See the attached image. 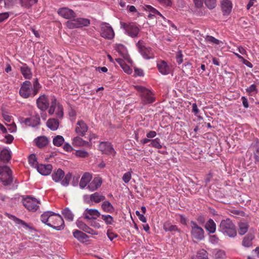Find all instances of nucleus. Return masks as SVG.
Here are the masks:
<instances>
[{
    "label": "nucleus",
    "mask_w": 259,
    "mask_h": 259,
    "mask_svg": "<svg viewBox=\"0 0 259 259\" xmlns=\"http://www.w3.org/2000/svg\"><path fill=\"white\" fill-rule=\"evenodd\" d=\"M101 35L102 37L111 39L114 36V33L111 26L108 23H102L101 25Z\"/></svg>",
    "instance_id": "12"
},
{
    "label": "nucleus",
    "mask_w": 259,
    "mask_h": 259,
    "mask_svg": "<svg viewBox=\"0 0 259 259\" xmlns=\"http://www.w3.org/2000/svg\"><path fill=\"white\" fill-rule=\"evenodd\" d=\"M136 215L138 217L139 219L143 223H146L147 222V219L146 217L143 214H141L140 212L137 210L136 211Z\"/></svg>",
    "instance_id": "55"
},
{
    "label": "nucleus",
    "mask_w": 259,
    "mask_h": 259,
    "mask_svg": "<svg viewBox=\"0 0 259 259\" xmlns=\"http://www.w3.org/2000/svg\"><path fill=\"white\" fill-rule=\"evenodd\" d=\"M39 203V201L36 198L28 196L23 200V204L25 207L28 210L32 211H35L38 208Z\"/></svg>",
    "instance_id": "11"
},
{
    "label": "nucleus",
    "mask_w": 259,
    "mask_h": 259,
    "mask_svg": "<svg viewBox=\"0 0 259 259\" xmlns=\"http://www.w3.org/2000/svg\"><path fill=\"white\" fill-rule=\"evenodd\" d=\"M163 229L166 232H180L179 229L176 225H173L169 222H166L164 223Z\"/></svg>",
    "instance_id": "33"
},
{
    "label": "nucleus",
    "mask_w": 259,
    "mask_h": 259,
    "mask_svg": "<svg viewBox=\"0 0 259 259\" xmlns=\"http://www.w3.org/2000/svg\"><path fill=\"white\" fill-rule=\"evenodd\" d=\"M7 125L9 126L8 130L10 133H14V132H16V131H17L16 125L14 122H13L12 123H11L10 124H7Z\"/></svg>",
    "instance_id": "54"
},
{
    "label": "nucleus",
    "mask_w": 259,
    "mask_h": 259,
    "mask_svg": "<svg viewBox=\"0 0 259 259\" xmlns=\"http://www.w3.org/2000/svg\"><path fill=\"white\" fill-rule=\"evenodd\" d=\"M36 104L37 108L42 111H46L49 107V101L48 96L42 94L37 99Z\"/></svg>",
    "instance_id": "13"
},
{
    "label": "nucleus",
    "mask_w": 259,
    "mask_h": 259,
    "mask_svg": "<svg viewBox=\"0 0 259 259\" xmlns=\"http://www.w3.org/2000/svg\"><path fill=\"white\" fill-rule=\"evenodd\" d=\"M102 209L107 213H112L114 212L115 208L112 204L107 200H104L101 205Z\"/></svg>",
    "instance_id": "28"
},
{
    "label": "nucleus",
    "mask_w": 259,
    "mask_h": 259,
    "mask_svg": "<svg viewBox=\"0 0 259 259\" xmlns=\"http://www.w3.org/2000/svg\"><path fill=\"white\" fill-rule=\"evenodd\" d=\"M9 17V14L8 12H5L0 14V22H2Z\"/></svg>",
    "instance_id": "58"
},
{
    "label": "nucleus",
    "mask_w": 259,
    "mask_h": 259,
    "mask_svg": "<svg viewBox=\"0 0 259 259\" xmlns=\"http://www.w3.org/2000/svg\"><path fill=\"white\" fill-rule=\"evenodd\" d=\"M29 164L34 167H37L38 165L36 156L34 154H31L28 157Z\"/></svg>",
    "instance_id": "41"
},
{
    "label": "nucleus",
    "mask_w": 259,
    "mask_h": 259,
    "mask_svg": "<svg viewBox=\"0 0 259 259\" xmlns=\"http://www.w3.org/2000/svg\"><path fill=\"white\" fill-rule=\"evenodd\" d=\"M136 46L141 55L146 59H151L154 58V55L150 47H146L143 40H140L137 44Z\"/></svg>",
    "instance_id": "9"
},
{
    "label": "nucleus",
    "mask_w": 259,
    "mask_h": 259,
    "mask_svg": "<svg viewBox=\"0 0 259 259\" xmlns=\"http://www.w3.org/2000/svg\"><path fill=\"white\" fill-rule=\"evenodd\" d=\"M90 24V20L87 18H72L66 23V26L69 29L88 26Z\"/></svg>",
    "instance_id": "8"
},
{
    "label": "nucleus",
    "mask_w": 259,
    "mask_h": 259,
    "mask_svg": "<svg viewBox=\"0 0 259 259\" xmlns=\"http://www.w3.org/2000/svg\"><path fill=\"white\" fill-rule=\"evenodd\" d=\"M221 9L224 15H228L232 11V4L230 0H223L221 2Z\"/></svg>",
    "instance_id": "22"
},
{
    "label": "nucleus",
    "mask_w": 259,
    "mask_h": 259,
    "mask_svg": "<svg viewBox=\"0 0 259 259\" xmlns=\"http://www.w3.org/2000/svg\"><path fill=\"white\" fill-rule=\"evenodd\" d=\"M192 112H193L195 114V115L197 116L198 113L199 112V110L198 109L197 104L196 103H193L192 104Z\"/></svg>",
    "instance_id": "62"
},
{
    "label": "nucleus",
    "mask_w": 259,
    "mask_h": 259,
    "mask_svg": "<svg viewBox=\"0 0 259 259\" xmlns=\"http://www.w3.org/2000/svg\"><path fill=\"white\" fill-rule=\"evenodd\" d=\"M205 40L206 41L209 43L213 44L215 45H219L221 42L220 40L215 38L213 36L210 35H207L205 37Z\"/></svg>",
    "instance_id": "43"
},
{
    "label": "nucleus",
    "mask_w": 259,
    "mask_h": 259,
    "mask_svg": "<svg viewBox=\"0 0 259 259\" xmlns=\"http://www.w3.org/2000/svg\"><path fill=\"white\" fill-rule=\"evenodd\" d=\"M132 170L125 173L122 177V180L125 183H127L130 182L132 178Z\"/></svg>",
    "instance_id": "46"
},
{
    "label": "nucleus",
    "mask_w": 259,
    "mask_h": 259,
    "mask_svg": "<svg viewBox=\"0 0 259 259\" xmlns=\"http://www.w3.org/2000/svg\"><path fill=\"white\" fill-rule=\"evenodd\" d=\"M59 125L58 120L55 118L49 119L47 122V126L52 131H56L58 129Z\"/></svg>",
    "instance_id": "32"
},
{
    "label": "nucleus",
    "mask_w": 259,
    "mask_h": 259,
    "mask_svg": "<svg viewBox=\"0 0 259 259\" xmlns=\"http://www.w3.org/2000/svg\"><path fill=\"white\" fill-rule=\"evenodd\" d=\"M122 69L128 74H130L132 72V69L127 65H124L122 67Z\"/></svg>",
    "instance_id": "63"
},
{
    "label": "nucleus",
    "mask_w": 259,
    "mask_h": 259,
    "mask_svg": "<svg viewBox=\"0 0 259 259\" xmlns=\"http://www.w3.org/2000/svg\"><path fill=\"white\" fill-rule=\"evenodd\" d=\"M35 145L39 148H42L48 145L49 140L46 136H40L34 140Z\"/></svg>",
    "instance_id": "24"
},
{
    "label": "nucleus",
    "mask_w": 259,
    "mask_h": 259,
    "mask_svg": "<svg viewBox=\"0 0 259 259\" xmlns=\"http://www.w3.org/2000/svg\"><path fill=\"white\" fill-rule=\"evenodd\" d=\"M102 180L100 177H95L88 186V188L91 191H94L98 189L102 185Z\"/></svg>",
    "instance_id": "21"
},
{
    "label": "nucleus",
    "mask_w": 259,
    "mask_h": 259,
    "mask_svg": "<svg viewBox=\"0 0 259 259\" xmlns=\"http://www.w3.org/2000/svg\"><path fill=\"white\" fill-rule=\"evenodd\" d=\"M145 9L146 11H149L151 13L148 15L149 18H152V16L155 15H158L165 19V18L161 15V14L152 6L150 5H146Z\"/></svg>",
    "instance_id": "34"
},
{
    "label": "nucleus",
    "mask_w": 259,
    "mask_h": 259,
    "mask_svg": "<svg viewBox=\"0 0 259 259\" xmlns=\"http://www.w3.org/2000/svg\"><path fill=\"white\" fill-rule=\"evenodd\" d=\"M194 2L195 6L197 8H201L203 6V3H204V0H194Z\"/></svg>",
    "instance_id": "61"
},
{
    "label": "nucleus",
    "mask_w": 259,
    "mask_h": 259,
    "mask_svg": "<svg viewBox=\"0 0 259 259\" xmlns=\"http://www.w3.org/2000/svg\"><path fill=\"white\" fill-rule=\"evenodd\" d=\"M144 72L142 69L139 68H135L134 71L135 76H143Z\"/></svg>",
    "instance_id": "56"
},
{
    "label": "nucleus",
    "mask_w": 259,
    "mask_h": 259,
    "mask_svg": "<svg viewBox=\"0 0 259 259\" xmlns=\"http://www.w3.org/2000/svg\"><path fill=\"white\" fill-rule=\"evenodd\" d=\"M21 7L29 8L37 3V0H19Z\"/></svg>",
    "instance_id": "35"
},
{
    "label": "nucleus",
    "mask_w": 259,
    "mask_h": 259,
    "mask_svg": "<svg viewBox=\"0 0 259 259\" xmlns=\"http://www.w3.org/2000/svg\"><path fill=\"white\" fill-rule=\"evenodd\" d=\"M11 158V152L7 149H3L0 152V165H5Z\"/></svg>",
    "instance_id": "18"
},
{
    "label": "nucleus",
    "mask_w": 259,
    "mask_h": 259,
    "mask_svg": "<svg viewBox=\"0 0 259 259\" xmlns=\"http://www.w3.org/2000/svg\"><path fill=\"white\" fill-rule=\"evenodd\" d=\"M5 138L6 139V143H8V144H10L11 143L13 140H14V137L13 136H12L11 135H10V134H8L7 135H6L5 136Z\"/></svg>",
    "instance_id": "64"
},
{
    "label": "nucleus",
    "mask_w": 259,
    "mask_h": 259,
    "mask_svg": "<svg viewBox=\"0 0 259 259\" xmlns=\"http://www.w3.org/2000/svg\"><path fill=\"white\" fill-rule=\"evenodd\" d=\"M204 3L209 9H213L216 5V0H204Z\"/></svg>",
    "instance_id": "45"
},
{
    "label": "nucleus",
    "mask_w": 259,
    "mask_h": 259,
    "mask_svg": "<svg viewBox=\"0 0 259 259\" xmlns=\"http://www.w3.org/2000/svg\"><path fill=\"white\" fill-rule=\"evenodd\" d=\"M107 235L108 238L111 240L113 241L114 238H117L118 236L117 234L113 233L110 230H108Z\"/></svg>",
    "instance_id": "52"
},
{
    "label": "nucleus",
    "mask_w": 259,
    "mask_h": 259,
    "mask_svg": "<svg viewBox=\"0 0 259 259\" xmlns=\"http://www.w3.org/2000/svg\"><path fill=\"white\" fill-rule=\"evenodd\" d=\"M120 27L125 30V33L132 38L139 36L140 29L138 26L133 22L124 23L120 22Z\"/></svg>",
    "instance_id": "7"
},
{
    "label": "nucleus",
    "mask_w": 259,
    "mask_h": 259,
    "mask_svg": "<svg viewBox=\"0 0 259 259\" xmlns=\"http://www.w3.org/2000/svg\"><path fill=\"white\" fill-rule=\"evenodd\" d=\"M73 143L75 145L78 146H82L85 145L86 144H87L88 143V142L83 140L80 137L77 136V137H76L73 138Z\"/></svg>",
    "instance_id": "40"
},
{
    "label": "nucleus",
    "mask_w": 259,
    "mask_h": 259,
    "mask_svg": "<svg viewBox=\"0 0 259 259\" xmlns=\"http://www.w3.org/2000/svg\"><path fill=\"white\" fill-rule=\"evenodd\" d=\"M90 201L96 203H99L105 200V196L100 192H95L89 196Z\"/></svg>",
    "instance_id": "23"
},
{
    "label": "nucleus",
    "mask_w": 259,
    "mask_h": 259,
    "mask_svg": "<svg viewBox=\"0 0 259 259\" xmlns=\"http://www.w3.org/2000/svg\"><path fill=\"white\" fill-rule=\"evenodd\" d=\"M219 229L221 232L230 237H234L237 235L236 227L230 219L222 220Z\"/></svg>",
    "instance_id": "4"
},
{
    "label": "nucleus",
    "mask_w": 259,
    "mask_h": 259,
    "mask_svg": "<svg viewBox=\"0 0 259 259\" xmlns=\"http://www.w3.org/2000/svg\"><path fill=\"white\" fill-rule=\"evenodd\" d=\"M191 231V234L192 237L197 241L202 240L204 238V231L203 229L198 226L197 223L194 221L190 223Z\"/></svg>",
    "instance_id": "10"
},
{
    "label": "nucleus",
    "mask_w": 259,
    "mask_h": 259,
    "mask_svg": "<svg viewBox=\"0 0 259 259\" xmlns=\"http://www.w3.org/2000/svg\"><path fill=\"white\" fill-rule=\"evenodd\" d=\"M192 259H208V253L206 251L201 249L198 251L196 255H194L192 257Z\"/></svg>",
    "instance_id": "36"
},
{
    "label": "nucleus",
    "mask_w": 259,
    "mask_h": 259,
    "mask_svg": "<svg viewBox=\"0 0 259 259\" xmlns=\"http://www.w3.org/2000/svg\"><path fill=\"white\" fill-rule=\"evenodd\" d=\"M150 145L157 149L162 148V145L160 143V139L159 138H156L151 141Z\"/></svg>",
    "instance_id": "42"
},
{
    "label": "nucleus",
    "mask_w": 259,
    "mask_h": 259,
    "mask_svg": "<svg viewBox=\"0 0 259 259\" xmlns=\"http://www.w3.org/2000/svg\"><path fill=\"white\" fill-rule=\"evenodd\" d=\"M20 71L25 78L30 79L32 77L31 69L26 64H22V66L20 67Z\"/></svg>",
    "instance_id": "25"
},
{
    "label": "nucleus",
    "mask_w": 259,
    "mask_h": 259,
    "mask_svg": "<svg viewBox=\"0 0 259 259\" xmlns=\"http://www.w3.org/2000/svg\"><path fill=\"white\" fill-rule=\"evenodd\" d=\"M254 157L256 161H259V144H256L253 147Z\"/></svg>",
    "instance_id": "44"
},
{
    "label": "nucleus",
    "mask_w": 259,
    "mask_h": 259,
    "mask_svg": "<svg viewBox=\"0 0 259 259\" xmlns=\"http://www.w3.org/2000/svg\"><path fill=\"white\" fill-rule=\"evenodd\" d=\"M56 116L58 118H62L63 116V108L61 105H57Z\"/></svg>",
    "instance_id": "48"
},
{
    "label": "nucleus",
    "mask_w": 259,
    "mask_h": 259,
    "mask_svg": "<svg viewBox=\"0 0 259 259\" xmlns=\"http://www.w3.org/2000/svg\"><path fill=\"white\" fill-rule=\"evenodd\" d=\"M134 88L141 93V101L144 104H151L155 102V97L150 90L141 85H135Z\"/></svg>",
    "instance_id": "5"
},
{
    "label": "nucleus",
    "mask_w": 259,
    "mask_h": 259,
    "mask_svg": "<svg viewBox=\"0 0 259 259\" xmlns=\"http://www.w3.org/2000/svg\"><path fill=\"white\" fill-rule=\"evenodd\" d=\"M41 85L38 82L37 78H35L33 85L29 81H24L21 85L19 90L20 96L24 99L33 98L38 93Z\"/></svg>",
    "instance_id": "2"
},
{
    "label": "nucleus",
    "mask_w": 259,
    "mask_h": 259,
    "mask_svg": "<svg viewBox=\"0 0 259 259\" xmlns=\"http://www.w3.org/2000/svg\"><path fill=\"white\" fill-rule=\"evenodd\" d=\"M58 14L66 19H71L76 17L75 13L72 10L66 7L60 8L58 11Z\"/></svg>",
    "instance_id": "16"
},
{
    "label": "nucleus",
    "mask_w": 259,
    "mask_h": 259,
    "mask_svg": "<svg viewBox=\"0 0 259 259\" xmlns=\"http://www.w3.org/2000/svg\"><path fill=\"white\" fill-rule=\"evenodd\" d=\"M99 149L103 154L114 156L116 152L111 143L107 142H101L99 145Z\"/></svg>",
    "instance_id": "15"
},
{
    "label": "nucleus",
    "mask_w": 259,
    "mask_h": 259,
    "mask_svg": "<svg viewBox=\"0 0 259 259\" xmlns=\"http://www.w3.org/2000/svg\"><path fill=\"white\" fill-rule=\"evenodd\" d=\"M101 215V219L104 221L107 225H113L114 221L113 217L109 214H102Z\"/></svg>",
    "instance_id": "38"
},
{
    "label": "nucleus",
    "mask_w": 259,
    "mask_h": 259,
    "mask_svg": "<svg viewBox=\"0 0 259 259\" xmlns=\"http://www.w3.org/2000/svg\"><path fill=\"white\" fill-rule=\"evenodd\" d=\"M75 155L77 157L85 158L88 156V153L84 150H77L75 152Z\"/></svg>",
    "instance_id": "47"
},
{
    "label": "nucleus",
    "mask_w": 259,
    "mask_h": 259,
    "mask_svg": "<svg viewBox=\"0 0 259 259\" xmlns=\"http://www.w3.org/2000/svg\"><path fill=\"white\" fill-rule=\"evenodd\" d=\"M41 222L57 230L64 228V221L61 215L52 211H46L40 216Z\"/></svg>",
    "instance_id": "1"
},
{
    "label": "nucleus",
    "mask_w": 259,
    "mask_h": 259,
    "mask_svg": "<svg viewBox=\"0 0 259 259\" xmlns=\"http://www.w3.org/2000/svg\"><path fill=\"white\" fill-rule=\"evenodd\" d=\"M183 54L181 51H179L176 54V61L178 64H180L183 62Z\"/></svg>",
    "instance_id": "53"
},
{
    "label": "nucleus",
    "mask_w": 259,
    "mask_h": 259,
    "mask_svg": "<svg viewBox=\"0 0 259 259\" xmlns=\"http://www.w3.org/2000/svg\"><path fill=\"white\" fill-rule=\"evenodd\" d=\"M11 218H13V220L17 224H22L26 227H28V225L27 223H26L24 221H23V220H20L18 218H17L16 217H15V216H13V215H11Z\"/></svg>",
    "instance_id": "51"
},
{
    "label": "nucleus",
    "mask_w": 259,
    "mask_h": 259,
    "mask_svg": "<svg viewBox=\"0 0 259 259\" xmlns=\"http://www.w3.org/2000/svg\"><path fill=\"white\" fill-rule=\"evenodd\" d=\"M89 130V126L83 120H78L75 128V133L79 136L83 137Z\"/></svg>",
    "instance_id": "14"
},
{
    "label": "nucleus",
    "mask_w": 259,
    "mask_h": 259,
    "mask_svg": "<svg viewBox=\"0 0 259 259\" xmlns=\"http://www.w3.org/2000/svg\"><path fill=\"white\" fill-rule=\"evenodd\" d=\"M0 181L4 186H8L12 183V171L8 166L0 165Z\"/></svg>",
    "instance_id": "6"
},
{
    "label": "nucleus",
    "mask_w": 259,
    "mask_h": 259,
    "mask_svg": "<svg viewBox=\"0 0 259 259\" xmlns=\"http://www.w3.org/2000/svg\"><path fill=\"white\" fill-rule=\"evenodd\" d=\"M204 228L209 233L213 234L216 230V224L212 219H209L205 223Z\"/></svg>",
    "instance_id": "30"
},
{
    "label": "nucleus",
    "mask_w": 259,
    "mask_h": 259,
    "mask_svg": "<svg viewBox=\"0 0 259 259\" xmlns=\"http://www.w3.org/2000/svg\"><path fill=\"white\" fill-rule=\"evenodd\" d=\"M64 142V138L60 135H58L55 137L53 140V144L56 146L59 147L61 146Z\"/></svg>",
    "instance_id": "39"
},
{
    "label": "nucleus",
    "mask_w": 259,
    "mask_h": 259,
    "mask_svg": "<svg viewBox=\"0 0 259 259\" xmlns=\"http://www.w3.org/2000/svg\"><path fill=\"white\" fill-rule=\"evenodd\" d=\"M76 224L79 229L82 230L83 231L85 229V228L87 226V225L84 222L79 219L76 221Z\"/></svg>",
    "instance_id": "49"
},
{
    "label": "nucleus",
    "mask_w": 259,
    "mask_h": 259,
    "mask_svg": "<svg viewBox=\"0 0 259 259\" xmlns=\"http://www.w3.org/2000/svg\"><path fill=\"white\" fill-rule=\"evenodd\" d=\"M92 179V176L88 172L84 173L82 176L80 183L79 186L81 189L85 188L87 185L89 184Z\"/></svg>",
    "instance_id": "26"
},
{
    "label": "nucleus",
    "mask_w": 259,
    "mask_h": 259,
    "mask_svg": "<svg viewBox=\"0 0 259 259\" xmlns=\"http://www.w3.org/2000/svg\"><path fill=\"white\" fill-rule=\"evenodd\" d=\"M37 170L42 175L47 176L51 174L53 166L51 164H40L37 166Z\"/></svg>",
    "instance_id": "19"
},
{
    "label": "nucleus",
    "mask_w": 259,
    "mask_h": 259,
    "mask_svg": "<svg viewBox=\"0 0 259 259\" xmlns=\"http://www.w3.org/2000/svg\"><path fill=\"white\" fill-rule=\"evenodd\" d=\"M87 233L92 234V235H96L97 234L96 231L90 228L88 226H87L85 228V229L83 231Z\"/></svg>",
    "instance_id": "60"
},
{
    "label": "nucleus",
    "mask_w": 259,
    "mask_h": 259,
    "mask_svg": "<svg viewBox=\"0 0 259 259\" xmlns=\"http://www.w3.org/2000/svg\"><path fill=\"white\" fill-rule=\"evenodd\" d=\"M157 67L159 72L162 75H165L170 73V68L164 60H159L157 62Z\"/></svg>",
    "instance_id": "17"
},
{
    "label": "nucleus",
    "mask_w": 259,
    "mask_h": 259,
    "mask_svg": "<svg viewBox=\"0 0 259 259\" xmlns=\"http://www.w3.org/2000/svg\"><path fill=\"white\" fill-rule=\"evenodd\" d=\"M72 177V174L68 172L65 175L64 171L61 168L54 169L52 174V178L56 183L61 182L62 186L67 187L69 185Z\"/></svg>",
    "instance_id": "3"
},
{
    "label": "nucleus",
    "mask_w": 259,
    "mask_h": 259,
    "mask_svg": "<svg viewBox=\"0 0 259 259\" xmlns=\"http://www.w3.org/2000/svg\"><path fill=\"white\" fill-rule=\"evenodd\" d=\"M100 215V212L96 209H87L84 212V218L87 220L96 219Z\"/></svg>",
    "instance_id": "20"
},
{
    "label": "nucleus",
    "mask_w": 259,
    "mask_h": 259,
    "mask_svg": "<svg viewBox=\"0 0 259 259\" xmlns=\"http://www.w3.org/2000/svg\"><path fill=\"white\" fill-rule=\"evenodd\" d=\"M214 257L215 258H223L225 256V253L223 250H217L214 253Z\"/></svg>",
    "instance_id": "50"
},
{
    "label": "nucleus",
    "mask_w": 259,
    "mask_h": 259,
    "mask_svg": "<svg viewBox=\"0 0 259 259\" xmlns=\"http://www.w3.org/2000/svg\"><path fill=\"white\" fill-rule=\"evenodd\" d=\"M246 91L249 94H250L251 93H252L254 92H256L257 90H256V85L254 84H252L249 88H247L246 89Z\"/></svg>",
    "instance_id": "57"
},
{
    "label": "nucleus",
    "mask_w": 259,
    "mask_h": 259,
    "mask_svg": "<svg viewBox=\"0 0 259 259\" xmlns=\"http://www.w3.org/2000/svg\"><path fill=\"white\" fill-rule=\"evenodd\" d=\"M87 233L92 234V235H96L97 234L96 231L90 228L88 226H87L85 228V229L83 231Z\"/></svg>",
    "instance_id": "59"
},
{
    "label": "nucleus",
    "mask_w": 259,
    "mask_h": 259,
    "mask_svg": "<svg viewBox=\"0 0 259 259\" xmlns=\"http://www.w3.org/2000/svg\"><path fill=\"white\" fill-rule=\"evenodd\" d=\"M73 235L74 238L82 242L87 241L89 238L88 235L78 230H75L73 232Z\"/></svg>",
    "instance_id": "27"
},
{
    "label": "nucleus",
    "mask_w": 259,
    "mask_h": 259,
    "mask_svg": "<svg viewBox=\"0 0 259 259\" xmlns=\"http://www.w3.org/2000/svg\"><path fill=\"white\" fill-rule=\"evenodd\" d=\"M62 214L64 218L68 221H72L74 218V215L71 211L68 208H65L62 211Z\"/></svg>",
    "instance_id": "37"
},
{
    "label": "nucleus",
    "mask_w": 259,
    "mask_h": 259,
    "mask_svg": "<svg viewBox=\"0 0 259 259\" xmlns=\"http://www.w3.org/2000/svg\"><path fill=\"white\" fill-rule=\"evenodd\" d=\"M238 227L239 234L240 235H243L247 232L249 228V225L245 221H241L238 223Z\"/></svg>",
    "instance_id": "29"
},
{
    "label": "nucleus",
    "mask_w": 259,
    "mask_h": 259,
    "mask_svg": "<svg viewBox=\"0 0 259 259\" xmlns=\"http://www.w3.org/2000/svg\"><path fill=\"white\" fill-rule=\"evenodd\" d=\"M254 236L252 234H247L242 240V244L246 247H250L252 245V241L254 239Z\"/></svg>",
    "instance_id": "31"
}]
</instances>
